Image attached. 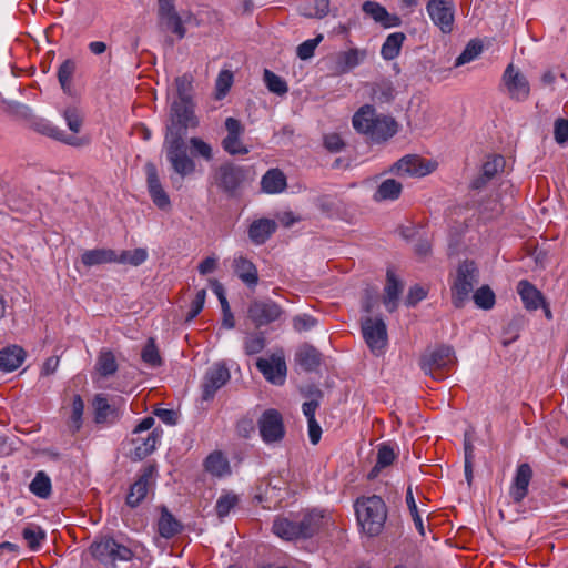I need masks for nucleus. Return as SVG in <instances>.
<instances>
[{
  "mask_svg": "<svg viewBox=\"0 0 568 568\" xmlns=\"http://www.w3.org/2000/svg\"><path fill=\"white\" fill-rule=\"evenodd\" d=\"M261 186L266 193H280L286 187V178L281 170L271 169L263 175Z\"/></svg>",
  "mask_w": 568,
  "mask_h": 568,
  "instance_id": "nucleus-34",
  "label": "nucleus"
},
{
  "mask_svg": "<svg viewBox=\"0 0 568 568\" xmlns=\"http://www.w3.org/2000/svg\"><path fill=\"white\" fill-rule=\"evenodd\" d=\"M356 517L362 530L371 537L378 536L387 518V507L377 495L358 498L355 503Z\"/></svg>",
  "mask_w": 568,
  "mask_h": 568,
  "instance_id": "nucleus-2",
  "label": "nucleus"
},
{
  "mask_svg": "<svg viewBox=\"0 0 568 568\" xmlns=\"http://www.w3.org/2000/svg\"><path fill=\"white\" fill-rule=\"evenodd\" d=\"M63 116L67 121L69 129L73 133H78L81 130L83 116L75 106H69L64 110Z\"/></svg>",
  "mask_w": 568,
  "mask_h": 568,
  "instance_id": "nucleus-59",
  "label": "nucleus"
},
{
  "mask_svg": "<svg viewBox=\"0 0 568 568\" xmlns=\"http://www.w3.org/2000/svg\"><path fill=\"white\" fill-rule=\"evenodd\" d=\"M296 361L304 371L314 372L321 365L322 354L314 346L305 344L297 351Z\"/></svg>",
  "mask_w": 568,
  "mask_h": 568,
  "instance_id": "nucleus-29",
  "label": "nucleus"
},
{
  "mask_svg": "<svg viewBox=\"0 0 568 568\" xmlns=\"http://www.w3.org/2000/svg\"><path fill=\"white\" fill-rule=\"evenodd\" d=\"M517 292L528 311H536L544 304L542 293L527 280L518 282Z\"/></svg>",
  "mask_w": 568,
  "mask_h": 568,
  "instance_id": "nucleus-25",
  "label": "nucleus"
},
{
  "mask_svg": "<svg viewBox=\"0 0 568 568\" xmlns=\"http://www.w3.org/2000/svg\"><path fill=\"white\" fill-rule=\"evenodd\" d=\"M256 367L263 376L275 385H282L286 376V363L282 356L272 355L271 359L258 358Z\"/></svg>",
  "mask_w": 568,
  "mask_h": 568,
  "instance_id": "nucleus-19",
  "label": "nucleus"
},
{
  "mask_svg": "<svg viewBox=\"0 0 568 568\" xmlns=\"http://www.w3.org/2000/svg\"><path fill=\"white\" fill-rule=\"evenodd\" d=\"M397 132V123L389 116L375 115L374 121L368 130V136L373 141H385Z\"/></svg>",
  "mask_w": 568,
  "mask_h": 568,
  "instance_id": "nucleus-24",
  "label": "nucleus"
},
{
  "mask_svg": "<svg viewBox=\"0 0 568 568\" xmlns=\"http://www.w3.org/2000/svg\"><path fill=\"white\" fill-rule=\"evenodd\" d=\"M154 473L155 467L153 465L143 467L136 480L130 486L129 493L126 495L125 503L129 507H138L146 497Z\"/></svg>",
  "mask_w": 568,
  "mask_h": 568,
  "instance_id": "nucleus-17",
  "label": "nucleus"
},
{
  "mask_svg": "<svg viewBox=\"0 0 568 568\" xmlns=\"http://www.w3.org/2000/svg\"><path fill=\"white\" fill-rule=\"evenodd\" d=\"M362 334L368 348L374 354H381L387 344V328L381 317H364L362 320Z\"/></svg>",
  "mask_w": 568,
  "mask_h": 568,
  "instance_id": "nucleus-10",
  "label": "nucleus"
},
{
  "mask_svg": "<svg viewBox=\"0 0 568 568\" xmlns=\"http://www.w3.org/2000/svg\"><path fill=\"white\" fill-rule=\"evenodd\" d=\"M362 10L384 28L399 27L402 24L400 17L397 14H390L385 7L376 1H365L362 4Z\"/></svg>",
  "mask_w": 568,
  "mask_h": 568,
  "instance_id": "nucleus-21",
  "label": "nucleus"
},
{
  "mask_svg": "<svg viewBox=\"0 0 568 568\" xmlns=\"http://www.w3.org/2000/svg\"><path fill=\"white\" fill-rule=\"evenodd\" d=\"M475 304L481 310H490L494 307L496 297L495 293L488 285H483L473 295Z\"/></svg>",
  "mask_w": 568,
  "mask_h": 568,
  "instance_id": "nucleus-48",
  "label": "nucleus"
},
{
  "mask_svg": "<svg viewBox=\"0 0 568 568\" xmlns=\"http://www.w3.org/2000/svg\"><path fill=\"white\" fill-rule=\"evenodd\" d=\"M531 478L532 469L529 464H520L510 487V496L515 503H520L527 496Z\"/></svg>",
  "mask_w": 568,
  "mask_h": 568,
  "instance_id": "nucleus-22",
  "label": "nucleus"
},
{
  "mask_svg": "<svg viewBox=\"0 0 568 568\" xmlns=\"http://www.w3.org/2000/svg\"><path fill=\"white\" fill-rule=\"evenodd\" d=\"M248 173L245 166L224 162L214 170L213 184L227 197H237L248 181Z\"/></svg>",
  "mask_w": 568,
  "mask_h": 568,
  "instance_id": "nucleus-3",
  "label": "nucleus"
},
{
  "mask_svg": "<svg viewBox=\"0 0 568 568\" xmlns=\"http://www.w3.org/2000/svg\"><path fill=\"white\" fill-rule=\"evenodd\" d=\"M32 494L40 498H48L51 495V479L44 471H38L29 485Z\"/></svg>",
  "mask_w": 568,
  "mask_h": 568,
  "instance_id": "nucleus-42",
  "label": "nucleus"
},
{
  "mask_svg": "<svg viewBox=\"0 0 568 568\" xmlns=\"http://www.w3.org/2000/svg\"><path fill=\"white\" fill-rule=\"evenodd\" d=\"M116 260L118 254L111 248L88 250L81 255V262L88 267L112 263Z\"/></svg>",
  "mask_w": 568,
  "mask_h": 568,
  "instance_id": "nucleus-31",
  "label": "nucleus"
},
{
  "mask_svg": "<svg viewBox=\"0 0 568 568\" xmlns=\"http://www.w3.org/2000/svg\"><path fill=\"white\" fill-rule=\"evenodd\" d=\"M115 541L116 540L111 537H104L100 540H95L90 547L92 556L100 562L109 565L112 562L111 555L114 549Z\"/></svg>",
  "mask_w": 568,
  "mask_h": 568,
  "instance_id": "nucleus-37",
  "label": "nucleus"
},
{
  "mask_svg": "<svg viewBox=\"0 0 568 568\" xmlns=\"http://www.w3.org/2000/svg\"><path fill=\"white\" fill-rule=\"evenodd\" d=\"M178 98L174 101H192V78L187 74L175 79Z\"/></svg>",
  "mask_w": 568,
  "mask_h": 568,
  "instance_id": "nucleus-54",
  "label": "nucleus"
},
{
  "mask_svg": "<svg viewBox=\"0 0 568 568\" xmlns=\"http://www.w3.org/2000/svg\"><path fill=\"white\" fill-rule=\"evenodd\" d=\"M257 426L262 440L267 445L277 444L285 437L283 416L277 409L264 410L257 420Z\"/></svg>",
  "mask_w": 568,
  "mask_h": 568,
  "instance_id": "nucleus-8",
  "label": "nucleus"
},
{
  "mask_svg": "<svg viewBox=\"0 0 568 568\" xmlns=\"http://www.w3.org/2000/svg\"><path fill=\"white\" fill-rule=\"evenodd\" d=\"M33 128L37 132L52 138L54 140L64 142L69 145H79V139L73 135H67L62 130L54 126L45 120H38L33 123Z\"/></svg>",
  "mask_w": 568,
  "mask_h": 568,
  "instance_id": "nucleus-30",
  "label": "nucleus"
},
{
  "mask_svg": "<svg viewBox=\"0 0 568 568\" xmlns=\"http://www.w3.org/2000/svg\"><path fill=\"white\" fill-rule=\"evenodd\" d=\"M265 345L266 338L263 332L251 333L244 338V352L246 355L261 353Z\"/></svg>",
  "mask_w": 568,
  "mask_h": 568,
  "instance_id": "nucleus-47",
  "label": "nucleus"
},
{
  "mask_svg": "<svg viewBox=\"0 0 568 568\" xmlns=\"http://www.w3.org/2000/svg\"><path fill=\"white\" fill-rule=\"evenodd\" d=\"M554 138L561 145L568 141V120L559 118L555 121Z\"/></svg>",
  "mask_w": 568,
  "mask_h": 568,
  "instance_id": "nucleus-64",
  "label": "nucleus"
},
{
  "mask_svg": "<svg viewBox=\"0 0 568 568\" xmlns=\"http://www.w3.org/2000/svg\"><path fill=\"white\" fill-rule=\"evenodd\" d=\"M144 169L146 173L148 191L152 202L160 210H169L171 207V201L168 193L162 186L155 164L152 162H148Z\"/></svg>",
  "mask_w": 568,
  "mask_h": 568,
  "instance_id": "nucleus-16",
  "label": "nucleus"
},
{
  "mask_svg": "<svg viewBox=\"0 0 568 568\" xmlns=\"http://www.w3.org/2000/svg\"><path fill=\"white\" fill-rule=\"evenodd\" d=\"M142 361L151 366L158 367L162 365V358L153 338H149L141 352Z\"/></svg>",
  "mask_w": 568,
  "mask_h": 568,
  "instance_id": "nucleus-51",
  "label": "nucleus"
},
{
  "mask_svg": "<svg viewBox=\"0 0 568 568\" xmlns=\"http://www.w3.org/2000/svg\"><path fill=\"white\" fill-rule=\"evenodd\" d=\"M199 125V120L194 113L193 101H173L170 106L169 123L164 139L176 138L185 139L187 129H194Z\"/></svg>",
  "mask_w": 568,
  "mask_h": 568,
  "instance_id": "nucleus-5",
  "label": "nucleus"
},
{
  "mask_svg": "<svg viewBox=\"0 0 568 568\" xmlns=\"http://www.w3.org/2000/svg\"><path fill=\"white\" fill-rule=\"evenodd\" d=\"M190 144L195 155H200L206 161H211L213 159V151L211 145L202 139L191 138Z\"/></svg>",
  "mask_w": 568,
  "mask_h": 568,
  "instance_id": "nucleus-63",
  "label": "nucleus"
},
{
  "mask_svg": "<svg viewBox=\"0 0 568 568\" xmlns=\"http://www.w3.org/2000/svg\"><path fill=\"white\" fill-rule=\"evenodd\" d=\"M4 103V111L16 118L21 120H28L32 116V110L20 102L17 101H3Z\"/></svg>",
  "mask_w": 568,
  "mask_h": 568,
  "instance_id": "nucleus-52",
  "label": "nucleus"
},
{
  "mask_svg": "<svg viewBox=\"0 0 568 568\" xmlns=\"http://www.w3.org/2000/svg\"><path fill=\"white\" fill-rule=\"evenodd\" d=\"M284 313L283 308L274 301L254 300L247 307V318L256 328L268 325L277 321Z\"/></svg>",
  "mask_w": 568,
  "mask_h": 568,
  "instance_id": "nucleus-9",
  "label": "nucleus"
},
{
  "mask_svg": "<svg viewBox=\"0 0 568 568\" xmlns=\"http://www.w3.org/2000/svg\"><path fill=\"white\" fill-rule=\"evenodd\" d=\"M158 18L160 26L183 39L186 29L181 16L176 12L174 0H158Z\"/></svg>",
  "mask_w": 568,
  "mask_h": 568,
  "instance_id": "nucleus-12",
  "label": "nucleus"
},
{
  "mask_svg": "<svg viewBox=\"0 0 568 568\" xmlns=\"http://www.w3.org/2000/svg\"><path fill=\"white\" fill-rule=\"evenodd\" d=\"M226 136L222 140V148L230 155H245L250 152L248 148L243 144L241 135L244 133L243 124L235 118L225 120Z\"/></svg>",
  "mask_w": 568,
  "mask_h": 568,
  "instance_id": "nucleus-13",
  "label": "nucleus"
},
{
  "mask_svg": "<svg viewBox=\"0 0 568 568\" xmlns=\"http://www.w3.org/2000/svg\"><path fill=\"white\" fill-rule=\"evenodd\" d=\"M478 281L479 271L474 261L465 260L459 263L455 281L450 287L452 303L456 308L465 306Z\"/></svg>",
  "mask_w": 568,
  "mask_h": 568,
  "instance_id": "nucleus-6",
  "label": "nucleus"
},
{
  "mask_svg": "<svg viewBox=\"0 0 568 568\" xmlns=\"http://www.w3.org/2000/svg\"><path fill=\"white\" fill-rule=\"evenodd\" d=\"M331 0H315L313 9L302 11L305 18L323 19L329 13Z\"/></svg>",
  "mask_w": 568,
  "mask_h": 568,
  "instance_id": "nucleus-61",
  "label": "nucleus"
},
{
  "mask_svg": "<svg viewBox=\"0 0 568 568\" xmlns=\"http://www.w3.org/2000/svg\"><path fill=\"white\" fill-rule=\"evenodd\" d=\"M166 159L170 162L176 178H171L172 184L180 189L185 176L195 172V162L187 155L185 140L180 136L164 139Z\"/></svg>",
  "mask_w": 568,
  "mask_h": 568,
  "instance_id": "nucleus-4",
  "label": "nucleus"
},
{
  "mask_svg": "<svg viewBox=\"0 0 568 568\" xmlns=\"http://www.w3.org/2000/svg\"><path fill=\"white\" fill-rule=\"evenodd\" d=\"M233 268L239 278L248 287L256 286L258 273L256 266L246 257L239 256L233 261Z\"/></svg>",
  "mask_w": 568,
  "mask_h": 568,
  "instance_id": "nucleus-27",
  "label": "nucleus"
},
{
  "mask_svg": "<svg viewBox=\"0 0 568 568\" xmlns=\"http://www.w3.org/2000/svg\"><path fill=\"white\" fill-rule=\"evenodd\" d=\"M97 369L101 376L108 377L118 371L114 354L111 351H102L97 361Z\"/></svg>",
  "mask_w": 568,
  "mask_h": 568,
  "instance_id": "nucleus-43",
  "label": "nucleus"
},
{
  "mask_svg": "<svg viewBox=\"0 0 568 568\" xmlns=\"http://www.w3.org/2000/svg\"><path fill=\"white\" fill-rule=\"evenodd\" d=\"M231 378L229 368L224 363H215L204 375L202 384V399L211 400L216 392Z\"/></svg>",
  "mask_w": 568,
  "mask_h": 568,
  "instance_id": "nucleus-11",
  "label": "nucleus"
},
{
  "mask_svg": "<svg viewBox=\"0 0 568 568\" xmlns=\"http://www.w3.org/2000/svg\"><path fill=\"white\" fill-rule=\"evenodd\" d=\"M402 190L403 185L400 182L396 181L395 179H386L377 187L374 194V200L377 202L397 200L402 193Z\"/></svg>",
  "mask_w": 568,
  "mask_h": 568,
  "instance_id": "nucleus-36",
  "label": "nucleus"
},
{
  "mask_svg": "<svg viewBox=\"0 0 568 568\" xmlns=\"http://www.w3.org/2000/svg\"><path fill=\"white\" fill-rule=\"evenodd\" d=\"M323 516L317 511H308L302 517H278L273 521V531L285 540L311 538L320 529Z\"/></svg>",
  "mask_w": 568,
  "mask_h": 568,
  "instance_id": "nucleus-1",
  "label": "nucleus"
},
{
  "mask_svg": "<svg viewBox=\"0 0 568 568\" xmlns=\"http://www.w3.org/2000/svg\"><path fill=\"white\" fill-rule=\"evenodd\" d=\"M26 358V352L18 345L4 347L0 351V369L12 372L19 368Z\"/></svg>",
  "mask_w": 568,
  "mask_h": 568,
  "instance_id": "nucleus-26",
  "label": "nucleus"
},
{
  "mask_svg": "<svg viewBox=\"0 0 568 568\" xmlns=\"http://www.w3.org/2000/svg\"><path fill=\"white\" fill-rule=\"evenodd\" d=\"M159 534L163 538H172L179 534L182 529V525L173 517V515L166 509H162L161 517L159 519Z\"/></svg>",
  "mask_w": 568,
  "mask_h": 568,
  "instance_id": "nucleus-39",
  "label": "nucleus"
},
{
  "mask_svg": "<svg viewBox=\"0 0 568 568\" xmlns=\"http://www.w3.org/2000/svg\"><path fill=\"white\" fill-rule=\"evenodd\" d=\"M523 324V317H514L511 321L507 323V325L503 328L501 334L503 346L507 347L513 342L518 339Z\"/></svg>",
  "mask_w": 568,
  "mask_h": 568,
  "instance_id": "nucleus-44",
  "label": "nucleus"
},
{
  "mask_svg": "<svg viewBox=\"0 0 568 568\" xmlns=\"http://www.w3.org/2000/svg\"><path fill=\"white\" fill-rule=\"evenodd\" d=\"M94 422L97 424L114 423L119 418V410L109 404L102 395H97L93 400Z\"/></svg>",
  "mask_w": 568,
  "mask_h": 568,
  "instance_id": "nucleus-28",
  "label": "nucleus"
},
{
  "mask_svg": "<svg viewBox=\"0 0 568 568\" xmlns=\"http://www.w3.org/2000/svg\"><path fill=\"white\" fill-rule=\"evenodd\" d=\"M432 21L439 27L444 33L453 30L454 8L443 0H430L426 6Z\"/></svg>",
  "mask_w": 568,
  "mask_h": 568,
  "instance_id": "nucleus-18",
  "label": "nucleus"
},
{
  "mask_svg": "<svg viewBox=\"0 0 568 568\" xmlns=\"http://www.w3.org/2000/svg\"><path fill=\"white\" fill-rule=\"evenodd\" d=\"M84 410V403L80 395H74L71 405V416L69 428L73 434L79 432L82 427V415Z\"/></svg>",
  "mask_w": 568,
  "mask_h": 568,
  "instance_id": "nucleus-45",
  "label": "nucleus"
},
{
  "mask_svg": "<svg viewBox=\"0 0 568 568\" xmlns=\"http://www.w3.org/2000/svg\"><path fill=\"white\" fill-rule=\"evenodd\" d=\"M205 470L213 476L223 477L230 474L229 460L224 457L221 452L211 453L204 462Z\"/></svg>",
  "mask_w": 568,
  "mask_h": 568,
  "instance_id": "nucleus-35",
  "label": "nucleus"
},
{
  "mask_svg": "<svg viewBox=\"0 0 568 568\" xmlns=\"http://www.w3.org/2000/svg\"><path fill=\"white\" fill-rule=\"evenodd\" d=\"M479 214L484 219H493L503 212L501 204L497 197H489L488 200L479 203Z\"/></svg>",
  "mask_w": 568,
  "mask_h": 568,
  "instance_id": "nucleus-56",
  "label": "nucleus"
},
{
  "mask_svg": "<svg viewBox=\"0 0 568 568\" xmlns=\"http://www.w3.org/2000/svg\"><path fill=\"white\" fill-rule=\"evenodd\" d=\"M22 537L27 541L29 548L36 551L39 549L41 541L45 538V532L40 527H26L22 530Z\"/></svg>",
  "mask_w": 568,
  "mask_h": 568,
  "instance_id": "nucleus-53",
  "label": "nucleus"
},
{
  "mask_svg": "<svg viewBox=\"0 0 568 568\" xmlns=\"http://www.w3.org/2000/svg\"><path fill=\"white\" fill-rule=\"evenodd\" d=\"M366 58V51L358 49H349L348 51L341 52L337 58V63L342 72H347L357 67Z\"/></svg>",
  "mask_w": 568,
  "mask_h": 568,
  "instance_id": "nucleus-41",
  "label": "nucleus"
},
{
  "mask_svg": "<svg viewBox=\"0 0 568 568\" xmlns=\"http://www.w3.org/2000/svg\"><path fill=\"white\" fill-rule=\"evenodd\" d=\"M159 440V434L153 430L148 434L145 438L136 437L132 439V444L134 445L133 458L135 460H142L149 455H151L156 446Z\"/></svg>",
  "mask_w": 568,
  "mask_h": 568,
  "instance_id": "nucleus-33",
  "label": "nucleus"
},
{
  "mask_svg": "<svg viewBox=\"0 0 568 568\" xmlns=\"http://www.w3.org/2000/svg\"><path fill=\"white\" fill-rule=\"evenodd\" d=\"M505 165V160L501 155H491L489 156L481 165V172L486 178H495V175L503 170Z\"/></svg>",
  "mask_w": 568,
  "mask_h": 568,
  "instance_id": "nucleus-55",
  "label": "nucleus"
},
{
  "mask_svg": "<svg viewBox=\"0 0 568 568\" xmlns=\"http://www.w3.org/2000/svg\"><path fill=\"white\" fill-rule=\"evenodd\" d=\"M148 258V251L145 248H135L133 251H122L120 255H118V260L115 262L122 264H130L132 266H139L143 264Z\"/></svg>",
  "mask_w": 568,
  "mask_h": 568,
  "instance_id": "nucleus-50",
  "label": "nucleus"
},
{
  "mask_svg": "<svg viewBox=\"0 0 568 568\" xmlns=\"http://www.w3.org/2000/svg\"><path fill=\"white\" fill-rule=\"evenodd\" d=\"M75 71V62L71 59H68L62 62L58 70V80L61 84V88L65 91L71 82L72 75Z\"/></svg>",
  "mask_w": 568,
  "mask_h": 568,
  "instance_id": "nucleus-57",
  "label": "nucleus"
},
{
  "mask_svg": "<svg viewBox=\"0 0 568 568\" xmlns=\"http://www.w3.org/2000/svg\"><path fill=\"white\" fill-rule=\"evenodd\" d=\"M406 39L404 32L390 33L382 45L381 54L385 60H393L400 53L402 45Z\"/></svg>",
  "mask_w": 568,
  "mask_h": 568,
  "instance_id": "nucleus-38",
  "label": "nucleus"
},
{
  "mask_svg": "<svg viewBox=\"0 0 568 568\" xmlns=\"http://www.w3.org/2000/svg\"><path fill=\"white\" fill-rule=\"evenodd\" d=\"M144 169L146 173L148 191L152 202L160 210H169L171 207V201L168 193L162 186L155 164L152 162H148Z\"/></svg>",
  "mask_w": 568,
  "mask_h": 568,
  "instance_id": "nucleus-15",
  "label": "nucleus"
},
{
  "mask_svg": "<svg viewBox=\"0 0 568 568\" xmlns=\"http://www.w3.org/2000/svg\"><path fill=\"white\" fill-rule=\"evenodd\" d=\"M483 51V44L478 40H471L468 42L464 51L456 58L454 65L460 67L478 57Z\"/></svg>",
  "mask_w": 568,
  "mask_h": 568,
  "instance_id": "nucleus-49",
  "label": "nucleus"
},
{
  "mask_svg": "<svg viewBox=\"0 0 568 568\" xmlns=\"http://www.w3.org/2000/svg\"><path fill=\"white\" fill-rule=\"evenodd\" d=\"M403 291L400 281L392 271H387V281L385 285L384 304L388 312H394L397 308V301Z\"/></svg>",
  "mask_w": 568,
  "mask_h": 568,
  "instance_id": "nucleus-32",
  "label": "nucleus"
},
{
  "mask_svg": "<svg viewBox=\"0 0 568 568\" xmlns=\"http://www.w3.org/2000/svg\"><path fill=\"white\" fill-rule=\"evenodd\" d=\"M323 40V34H318L314 39L302 42L297 49L296 54L301 60H307L314 55V51L320 42Z\"/></svg>",
  "mask_w": 568,
  "mask_h": 568,
  "instance_id": "nucleus-60",
  "label": "nucleus"
},
{
  "mask_svg": "<svg viewBox=\"0 0 568 568\" xmlns=\"http://www.w3.org/2000/svg\"><path fill=\"white\" fill-rule=\"evenodd\" d=\"M264 82L266 88L277 95H284L288 91L287 83L280 75L275 74L268 69L264 70Z\"/></svg>",
  "mask_w": 568,
  "mask_h": 568,
  "instance_id": "nucleus-46",
  "label": "nucleus"
},
{
  "mask_svg": "<svg viewBox=\"0 0 568 568\" xmlns=\"http://www.w3.org/2000/svg\"><path fill=\"white\" fill-rule=\"evenodd\" d=\"M504 83L508 90L509 97L516 101H525L530 93V87L527 78L514 64H508L504 75Z\"/></svg>",
  "mask_w": 568,
  "mask_h": 568,
  "instance_id": "nucleus-14",
  "label": "nucleus"
},
{
  "mask_svg": "<svg viewBox=\"0 0 568 568\" xmlns=\"http://www.w3.org/2000/svg\"><path fill=\"white\" fill-rule=\"evenodd\" d=\"M239 498L236 495L226 494L221 496L215 505V510L219 518H224L231 511V509L237 504Z\"/></svg>",
  "mask_w": 568,
  "mask_h": 568,
  "instance_id": "nucleus-58",
  "label": "nucleus"
},
{
  "mask_svg": "<svg viewBox=\"0 0 568 568\" xmlns=\"http://www.w3.org/2000/svg\"><path fill=\"white\" fill-rule=\"evenodd\" d=\"M310 393L314 398L305 402L302 406L303 414L306 416L307 422L315 419V412L320 406V399L323 397V392L316 387H314Z\"/></svg>",
  "mask_w": 568,
  "mask_h": 568,
  "instance_id": "nucleus-62",
  "label": "nucleus"
},
{
  "mask_svg": "<svg viewBox=\"0 0 568 568\" xmlns=\"http://www.w3.org/2000/svg\"><path fill=\"white\" fill-rule=\"evenodd\" d=\"M277 230V224L271 219H258L252 222L248 227V237L256 244H264Z\"/></svg>",
  "mask_w": 568,
  "mask_h": 568,
  "instance_id": "nucleus-23",
  "label": "nucleus"
},
{
  "mask_svg": "<svg viewBox=\"0 0 568 568\" xmlns=\"http://www.w3.org/2000/svg\"><path fill=\"white\" fill-rule=\"evenodd\" d=\"M433 171L429 163L417 155H405L395 162L390 172L409 176H425Z\"/></svg>",
  "mask_w": 568,
  "mask_h": 568,
  "instance_id": "nucleus-20",
  "label": "nucleus"
},
{
  "mask_svg": "<svg viewBox=\"0 0 568 568\" xmlns=\"http://www.w3.org/2000/svg\"><path fill=\"white\" fill-rule=\"evenodd\" d=\"M455 362L454 348L448 345H440L433 351L426 352L422 356L420 368L434 379L440 381L446 377V372Z\"/></svg>",
  "mask_w": 568,
  "mask_h": 568,
  "instance_id": "nucleus-7",
  "label": "nucleus"
},
{
  "mask_svg": "<svg viewBox=\"0 0 568 568\" xmlns=\"http://www.w3.org/2000/svg\"><path fill=\"white\" fill-rule=\"evenodd\" d=\"M375 115V109L373 106L364 105L354 114L353 126L356 131L367 135Z\"/></svg>",
  "mask_w": 568,
  "mask_h": 568,
  "instance_id": "nucleus-40",
  "label": "nucleus"
}]
</instances>
